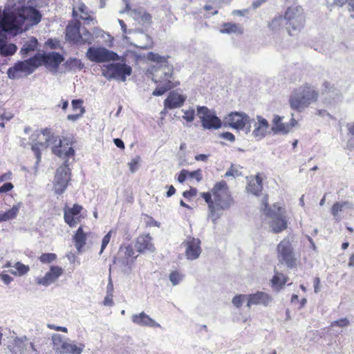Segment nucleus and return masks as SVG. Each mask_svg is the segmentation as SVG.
<instances>
[{
  "label": "nucleus",
  "mask_w": 354,
  "mask_h": 354,
  "mask_svg": "<svg viewBox=\"0 0 354 354\" xmlns=\"http://www.w3.org/2000/svg\"><path fill=\"white\" fill-rule=\"evenodd\" d=\"M286 281V277L283 274L279 272L275 273L272 279V286H276L277 288H281Z\"/></svg>",
  "instance_id": "58836bf2"
},
{
  "label": "nucleus",
  "mask_w": 354,
  "mask_h": 354,
  "mask_svg": "<svg viewBox=\"0 0 354 354\" xmlns=\"http://www.w3.org/2000/svg\"><path fill=\"white\" fill-rule=\"evenodd\" d=\"M6 32L0 29V54L3 56H10L15 53L17 47L13 44H6Z\"/></svg>",
  "instance_id": "a878e982"
},
{
  "label": "nucleus",
  "mask_w": 354,
  "mask_h": 354,
  "mask_svg": "<svg viewBox=\"0 0 354 354\" xmlns=\"http://www.w3.org/2000/svg\"><path fill=\"white\" fill-rule=\"evenodd\" d=\"M70 169L65 160L64 165L57 169L54 180V190L57 194H62L66 190L68 183L71 179Z\"/></svg>",
  "instance_id": "4468645a"
},
{
  "label": "nucleus",
  "mask_w": 354,
  "mask_h": 354,
  "mask_svg": "<svg viewBox=\"0 0 354 354\" xmlns=\"http://www.w3.org/2000/svg\"><path fill=\"white\" fill-rule=\"evenodd\" d=\"M315 114L322 118L327 116L329 118H332V115L325 109H318Z\"/></svg>",
  "instance_id": "e2e57ef3"
},
{
  "label": "nucleus",
  "mask_w": 354,
  "mask_h": 354,
  "mask_svg": "<svg viewBox=\"0 0 354 354\" xmlns=\"http://www.w3.org/2000/svg\"><path fill=\"white\" fill-rule=\"evenodd\" d=\"M21 207V203H18L6 212L0 211V223L15 219L17 216Z\"/></svg>",
  "instance_id": "c756f323"
},
{
  "label": "nucleus",
  "mask_w": 354,
  "mask_h": 354,
  "mask_svg": "<svg viewBox=\"0 0 354 354\" xmlns=\"http://www.w3.org/2000/svg\"><path fill=\"white\" fill-rule=\"evenodd\" d=\"M219 32L222 34H242L243 32V27L235 23H224L220 28Z\"/></svg>",
  "instance_id": "7c9ffc66"
},
{
  "label": "nucleus",
  "mask_w": 354,
  "mask_h": 354,
  "mask_svg": "<svg viewBox=\"0 0 354 354\" xmlns=\"http://www.w3.org/2000/svg\"><path fill=\"white\" fill-rule=\"evenodd\" d=\"M349 324H350V322L347 318H342L340 319L335 320V321L333 322L330 324V326L331 327L339 326V327L343 328V327H346V326H348Z\"/></svg>",
  "instance_id": "8fccbe9b"
},
{
  "label": "nucleus",
  "mask_w": 354,
  "mask_h": 354,
  "mask_svg": "<svg viewBox=\"0 0 354 354\" xmlns=\"http://www.w3.org/2000/svg\"><path fill=\"white\" fill-rule=\"evenodd\" d=\"M140 161V158L139 156H136L131 159V160L128 163L129 169L131 173H135L138 169Z\"/></svg>",
  "instance_id": "09e8293b"
},
{
  "label": "nucleus",
  "mask_w": 354,
  "mask_h": 354,
  "mask_svg": "<svg viewBox=\"0 0 354 354\" xmlns=\"http://www.w3.org/2000/svg\"><path fill=\"white\" fill-rule=\"evenodd\" d=\"M38 41L36 38L31 37L25 42L20 50V53L23 56H26L29 53L32 52L37 48Z\"/></svg>",
  "instance_id": "f704fd0d"
},
{
  "label": "nucleus",
  "mask_w": 354,
  "mask_h": 354,
  "mask_svg": "<svg viewBox=\"0 0 354 354\" xmlns=\"http://www.w3.org/2000/svg\"><path fill=\"white\" fill-rule=\"evenodd\" d=\"M41 19L39 10L32 7H26L21 9L10 11L7 8L0 16V29L4 32L17 31L21 29L25 21L29 25L38 24Z\"/></svg>",
  "instance_id": "f03ea898"
},
{
  "label": "nucleus",
  "mask_w": 354,
  "mask_h": 354,
  "mask_svg": "<svg viewBox=\"0 0 354 354\" xmlns=\"http://www.w3.org/2000/svg\"><path fill=\"white\" fill-rule=\"evenodd\" d=\"M103 303L104 306H112L114 304L113 301V295L107 294Z\"/></svg>",
  "instance_id": "680f3d73"
},
{
  "label": "nucleus",
  "mask_w": 354,
  "mask_h": 354,
  "mask_svg": "<svg viewBox=\"0 0 354 354\" xmlns=\"http://www.w3.org/2000/svg\"><path fill=\"white\" fill-rule=\"evenodd\" d=\"M262 210L270 220V227L274 233H279L287 228V222L285 219L284 210L274 204L272 208L268 207V196L262 199Z\"/></svg>",
  "instance_id": "0eeeda50"
},
{
  "label": "nucleus",
  "mask_w": 354,
  "mask_h": 354,
  "mask_svg": "<svg viewBox=\"0 0 354 354\" xmlns=\"http://www.w3.org/2000/svg\"><path fill=\"white\" fill-rule=\"evenodd\" d=\"M277 257L281 263H285L288 268H293L296 264L293 248L290 240L283 239L277 245Z\"/></svg>",
  "instance_id": "9d476101"
},
{
  "label": "nucleus",
  "mask_w": 354,
  "mask_h": 354,
  "mask_svg": "<svg viewBox=\"0 0 354 354\" xmlns=\"http://www.w3.org/2000/svg\"><path fill=\"white\" fill-rule=\"evenodd\" d=\"M353 208L354 205L353 203L350 201H346L342 202H336L332 206L330 212L331 214L335 218V219L337 221H339L340 220V216L339 215V212H342L344 209H353Z\"/></svg>",
  "instance_id": "bb28decb"
},
{
  "label": "nucleus",
  "mask_w": 354,
  "mask_h": 354,
  "mask_svg": "<svg viewBox=\"0 0 354 354\" xmlns=\"http://www.w3.org/2000/svg\"><path fill=\"white\" fill-rule=\"evenodd\" d=\"M318 97L319 93L314 86L304 84L293 90L289 97V104L292 109L302 112L317 102Z\"/></svg>",
  "instance_id": "20e7f679"
},
{
  "label": "nucleus",
  "mask_w": 354,
  "mask_h": 354,
  "mask_svg": "<svg viewBox=\"0 0 354 354\" xmlns=\"http://www.w3.org/2000/svg\"><path fill=\"white\" fill-rule=\"evenodd\" d=\"M132 322L141 326H148L151 328L160 327V325L154 319L151 318L145 313L142 312L139 314L133 315L131 317Z\"/></svg>",
  "instance_id": "b1692460"
},
{
  "label": "nucleus",
  "mask_w": 354,
  "mask_h": 354,
  "mask_svg": "<svg viewBox=\"0 0 354 354\" xmlns=\"http://www.w3.org/2000/svg\"><path fill=\"white\" fill-rule=\"evenodd\" d=\"M86 55L90 61L96 63L115 61L119 59L117 53L104 47H89Z\"/></svg>",
  "instance_id": "9b49d317"
},
{
  "label": "nucleus",
  "mask_w": 354,
  "mask_h": 354,
  "mask_svg": "<svg viewBox=\"0 0 354 354\" xmlns=\"http://www.w3.org/2000/svg\"><path fill=\"white\" fill-rule=\"evenodd\" d=\"M83 101L82 100H73L72 101V106L74 111L80 110L81 112V109H84L82 106Z\"/></svg>",
  "instance_id": "5fc2aeb1"
},
{
  "label": "nucleus",
  "mask_w": 354,
  "mask_h": 354,
  "mask_svg": "<svg viewBox=\"0 0 354 354\" xmlns=\"http://www.w3.org/2000/svg\"><path fill=\"white\" fill-rule=\"evenodd\" d=\"M84 348V344H80L79 346H77L70 342L68 341L65 349L63 351L64 353L68 354H81Z\"/></svg>",
  "instance_id": "e433bc0d"
},
{
  "label": "nucleus",
  "mask_w": 354,
  "mask_h": 354,
  "mask_svg": "<svg viewBox=\"0 0 354 354\" xmlns=\"http://www.w3.org/2000/svg\"><path fill=\"white\" fill-rule=\"evenodd\" d=\"M80 42L82 44H91L93 41V35L88 32L86 29L82 30L80 36Z\"/></svg>",
  "instance_id": "37998d69"
},
{
  "label": "nucleus",
  "mask_w": 354,
  "mask_h": 354,
  "mask_svg": "<svg viewBox=\"0 0 354 354\" xmlns=\"http://www.w3.org/2000/svg\"><path fill=\"white\" fill-rule=\"evenodd\" d=\"M37 58V62L39 63V66L42 64L45 66L50 71L56 73L59 64L64 60V57L57 52H50L48 53L35 54Z\"/></svg>",
  "instance_id": "ddd939ff"
},
{
  "label": "nucleus",
  "mask_w": 354,
  "mask_h": 354,
  "mask_svg": "<svg viewBox=\"0 0 354 354\" xmlns=\"http://www.w3.org/2000/svg\"><path fill=\"white\" fill-rule=\"evenodd\" d=\"M182 245L185 248V255L187 259L193 261L199 258L202 252L199 239L187 236Z\"/></svg>",
  "instance_id": "dca6fc26"
},
{
  "label": "nucleus",
  "mask_w": 354,
  "mask_h": 354,
  "mask_svg": "<svg viewBox=\"0 0 354 354\" xmlns=\"http://www.w3.org/2000/svg\"><path fill=\"white\" fill-rule=\"evenodd\" d=\"M84 109H81V112H80L79 113L68 115L67 119L70 121L75 122L77 120L84 114Z\"/></svg>",
  "instance_id": "6e6d98bb"
},
{
  "label": "nucleus",
  "mask_w": 354,
  "mask_h": 354,
  "mask_svg": "<svg viewBox=\"0 0 354 354\" xmlns=\"http://www.w3.org/2000/svg\"><path fill=\"white\" fill-rule=\"evenodd\" d=\"M248 192L252 193L254 195H258L263 189L262 178L257 175L255 178H252L246 187Z\"/></svg>",
  "instance_id": "2f4dec72"
},
{
  "label": "nucleus",
  "mask_w": 354,
  "mask_h": 354,
  "mask_svg": "<svg viewBox=\"0 0 354 354\" xmlns=\"http://www.w3.org/2000/svg\"><path fill=\"white\" fill-rule=\"evenodd\" d=\"M256 120L251 119V124L253 123L254 126L252 135L254 138L261 140L266 136L269 128V123L266 119L261 115H257Z\"/></svg>",
  "instance_id": "a211bd4d"
},
{
  "label": "nucleus",
  "mask_w": 354,
  "mask_h": 354,
  "mask_svg": "<svg viewBox=\"0 0 354 354\" xmlns=\"http://www.w3.org/2000/svg\"><path fill=\"white\" fill-rule=\"evenodd\" d=\"M82 209V206L77 204H75L71 208H64V221L70 227H74L80 222L79 218L76 217V216H77L81 212Z\"/></svg>",
  "instance_id": "aec40b11"
},
{
  "label": "nucleus",
  "mask_w": 354,
  "mask_h": 354,
  "mask_svg": "<svg viewBox=\"0 0 354 354\" xmlns=\"http://www.w3.org/2000/svg\"><path fill=\"white\" fill-rule=\"evenodd\" d=\"M13 268L15 269V270L12 271V273L14 274H19V276L26 274L29 270L28 266H25L20 262H17L15 263Z\"/></svg>",
  "instance_id": "a19ab883"
},
{
  "label": "nucleus",
  "mask_w": 354,
  "mask_h": 354,
  "mask_svg": "<svg viewBox=\"0 0 354 354\" xmlns=\"http://www.w3.org/2000/svg\"><path fill=\"white\" fill-rule=\"evenodd\" d=\"M185 275L178 271H173L169 275V279L173 286L179 284L184 279Z\"/></svg>",
  "instance_id": "ea45409f"
},
{
  "label": "nucleus",
  "mask_w": 354,
  "mask_h": 354,
  "mask_svg": "<svg viewBox=\"0 0 354 354\" xmlns=\"http://www.w3.org/2000/svg\"><path fill=\"white\" fill-rule=\"evenodd\" d=\"M251 122L250 118L243 112H232L224 118L225 126L237 130L243 129L245 125L248 124V131H249L251 127Z\"/></svg>",
  "instance_id": "2eb2a0df"
},
{
  "label": "nucleus",
  "mask_w": 354,
  "mask_h": 354,
  "mask_svg": "<svg viewBox=\"0 0 354 354\" xmlns=\"http://www.w3.org/2000/svg\"><path fill=\"white\" fill-rule=\"evenodd\" d=\"M286 28L290 35L299 33L304 27L306 15L299 6L288 7L285 12Z\"/></svg>",
  "instance_id": "423d86ee"
},
{
  "label": "nucleus",
  "mask_w": 354,
  "mask_h": 354,
  "mask_svg": "<svg viewBox=\"0 0 354 354\" xmlns=\"http://www.w3.org/2000/svg\"><path fill=\"white\" fill-rule=\"evenodd\" d=\"M212 194L209 192L202 193L201 196L205 201L208 204V208L209 211V216L213 221V216L214 215V198H212Z\"/></svg>",
  "instance_id": "4c0bfd02"
},
{
  "label": "nucleus",
  "mask_w": 354,
  "mask_h": 354,
  "mask_svg": "<svg viewBox=\"0 0 354 354\" xmlns=\"http://www.w3.org/2000/svg\"><path fill=\"white\" fill-rule=\"evenodd\" d=\"M135 247L138 252L140 253L154 252L156 250V248L152 243V237L149 234L139 236L137 238Z\"/></svg>",
  "instance_id": "412c9836"
},
{
  "label": "nucleus",
  "mask_w": 354,
  "mask_h": 354,
  "mask_svg": "<svg viewBox=\"0 0 354 354\" xmlns=\"http://www.w3.org/2000/svg\"><path fill=\"white\" fill-rule=\"evenodd\" d=\"M57 258V255L54 253H44L42 254L39 260L43 263H50L54 261Z\"/></svg>",
  "instance_id": "49530a36"
},
{
  "label": "nucleus",
  "mask_w": 354,
  "mask_h": 354,
  "mask_svg": "<svg viewBox=\"0 0 354 354\" xmlns=\"http://www.w3.org/2000/svg\"><path fill=\"white\" fill-rule=\"evenodd\" d=\"M147 58L156 62V66L152 68V80L157 84L156 88L153 91V95H162L165 93L179 84L178 82L173 81L174 67L168 63L167 57L150 52Z\"/></svg>",
  "instance_id": "f257e3e1"
},
{
  "label": "nucleus",
  "mask_w": 354,
  "mask_h": 354,
  "mask_svg": "<svg viewBox=\"0 0 354 354\" xmlns=\"http://www.w3.org/2000/svg\"><path fill=\"white\" fill-rule=\"evenodd\" d=\"M220 137L230 142H234L235 140L234 136L230 132L222 133L220 134Z\"/></svg>",
  "instance_id": "bf43d9fd"
},
{
  "label": "nucleus",
  "mask_w": 354,
  "mask_h": 354,
  "mask_svg": "<svg viewBox=\"0 0 354 354\" xmlns=\"http://www.w3.org/2000/svg\"><path fill=\"white\" fill-rule=\"evenodd\" d=\"M62 273L63 269L61 267L53 266L44 277L37 280V283L39 285L48 286L54 283Z\"/></svg>",
  "instance_id": "4be33fe9"
},
{
  "label": "nucleus",
  "mask_w": 354,
  "mask_h": 354,
  "mask_svg": "<svg viewBox=\"0 0 354 354\" xmlns=\"http://www.w3.org/2000/svg\"><path fill=\"white\" fill-rule=\"evenodd\" d=\"M73 15L74 17H80L86 24H89L90 21L93 20V17L88 12L87 7L82 3L73 8Z\"/></svg>",
  "instance_id": "cd10ccee"
},
{
  "label": "nucleus",
  "mask_w": 354,
  "mask_h": 354,
  "mask_svg": "<svg viewBox=\"0 0 354 354\" xmlns=\"http://www.w3.org/2000/svg\"><path fill=\"white\" fill-rule=\"evenodd\" d=\"M197 115L201 119L202 127L205 129H218L222 122L215 113L206 106H197Z\"/></svg>",
  "instance_id": "f8f14e48"
},
{
  "label": "nucleus",
  "mask_w": 354,
  "mask_h": 354,
  "mask_svg": "<svg viewBox=\"0 0 354 354\" xmlns=\"http://www.w3.org/2000/svg\"><path fill=\"white\" fill-rule=\"evenodd\" d=\"M273 301L271 295L263 291H257L253 294L248 295V302L246 306L250 308L253 305H261L265 307L270 306Z\"/></svg>",
  "instance_id": "f3484780"
},
{
  "label": "nucleus",
  "mask_w": 354,
  "mask_h": 354,
  "mask_svg": "<svg viewBox=\"0 0 354 354\" xmlns=\"http://www.w3.org/2000/svg\"><path fill=\"white\" fill-rule=\"evenodd\" d=\"M314 283V291L315 293H318L320 291V279L319 277H315L313 281Z\"/></svg>",
  "instance_id": "774afa93"
},
{
  "label": "nucleus",
  "mask_w": 354,
  "mask_h": 354,
  "mask_svg": "<svg viewBox=\"0 0 354 354\" xmlns=\"http://www.w3.org/2000/svg\"><path fill=\"white\" fill-rule=\"evenodd\" d=\"M131 15L134 18H136L137 15L140 16L141 17L142 21L145 23H149L151 20V16L145 12H137L136 10H133L131 12Z\"/></svg>",
  "instance_id": "c03bdc74"
},
{
  "label": "nucleus",
  "mask_w": 354,
  "mask_h": 354,
  "mask_svg": "<svg viewBox=\"0 0 354 354\" xmlns=\"http://www.w3.org/2000/svg\"><path fill=\"white\" fill-rule=\"evenodd\" d=\"M197 194V189L196 188H191L189 190L185 191L183 195L185 198H190L195 196Z\"/></svg>",
  "instance_id": "13d9d810"
},
{
  "label": "nucleus",
  "mask_w": 354,
  "mask_h": 354,
  "mask_svg": "<svg viewBox=\"0 0 354 354\" xmlns=\"http://www.w3.org/2000/svg\"><path fill=\"white\" fill-rule=\"evenodd\" d=\"M132 73L130 66L124 63H113L104 65L102 68V75L108 80H115L125 82L127 77Z\"/></svg>",
  "instance_id": "6e6552de"
},
{
  "label": "nucleus",
  "mask_w": 354,
  "mask_h": 354,
  "mask_svg": "<svg viewBox=\"0 0 354 354\" xmlns=\"http://www.w3.org/2000/svg\"><path fill=\"white\" fill-rule=\"evenodd\" d=\"M245 301L248 302V295H237L233 297L232 302L236 308H239Z\"/></svg>",
  "instance_id": "79ce46f5"
},
{
  "label": "nucleus",
  "mask_w": 354,
  "mask_h": 354,
  "mask_svg": "<svg viewBox=\"0 0 354 354\" xmlns=\"http://www.w3.org/2000/svg\"><path fill=\"white\" fill-rule=\"evenodd\" d=\"M187 176H188V171L185 170V169H183L178 175V181L180 183H184L186 178L187 177Z\"/></svg>",
  "instance_id": "052dcab7"
},
{
  "label": "nucleus",
  "mask_w": 354,
  "mask_h": 354,
  "mask_svg": "<svg viewBox=\"0 0 354 354\" xmlns=\"http://www.w3.org/2000/svg\"><path fill=\"white\" fill-rule=\"evenodd\" d=\"M52 341L53 344V349L57 353H64L66 345L68 341L65 340L64 338L59 334H53L52 336Z\"/></svg>",
  "instance_id": "72a5a7b5"
},
{
  "label": "nucleus",
  "mask_w": 354,
  "mask_h": 354,
  "mask_svg": "<svg viewBox=\"0 0 354 354\" xmlns=\"http://www.w3.org/2000/svg\"><path fill=\"white\" fill-rule=\"evenodd\" d=\"M189 178H195L198 182L201 181L202 179L201 176V171L200 169L194 171H188V176Z\"/></svg>",
  "instance_id": "603ef678"
},
{
  "label": "nucleus",
  "mask_w": 354,
  "mask_h": 354,
  "mask_svg": "<svg viewBox=\"0 0 354 354\" xmlns=\"http://www.w3.org/2000/svg\"><path fill=\"white\" fill-rule=\"evenodd\" d=\"M37 137L39 141L32 145V150L35 153L37 158L36 164L38 165L41 158L40 147L46 149L48 147H52V152L57 156L62 158L73 157L75 151L73 147H69L68 150L63 152L61 149L64 147L63 142L66 140V138L61 139L59 136H55L51 133L50 129L46 128L41 131H37L32 135V139Z\"/></svg>",
  "instance_id": "7ed1b4c3"
},
{
  "label": "nucleus",
  "mask_w": 354,
  "mask_h": 354,
  "mask_svg": "<svg viewBox=\"0 0 354 354\" xmlns=\"http://www.w3.org/2000/svg\"><path fill=\"white\" fill-rule=\"evenodd\" d=\"M214 197V215L213 216V222L221 217V212L230 207L233 203V199L230 194L227 183L222 180L216 183L212 189Z\"/></svg>",
  "instance_id": "39448f33"
},
{
  "label": "nucleus",
  "mask_w": 354,
  "mask_h": 354,
  "mask_svg": "<svg viewBox=\"0 0 354 354\" xmlns=\"http://www.w3.org/2000/svg\"><path fill=\"white\" fill-rule=\"evenodd\" d=\"M86 234L84 232L82 227H80L73 238L75 246L79 252H82V249L86 243Z\"/></svg>",
  "instance_id": "473e14b6"
},
{
  "label": "nucleus",
  "mask_w": 354,
  "mask_h": 354,
  "mask_svg": "<svg viewBox=\"0 0 354 354\" xmlns=\"http://www.w3.org/2000/svg\"><path fill=\"white\" fill-rule=\"evenodd\" d=\"M292 116L293 114H292V118L290 123H284L282 122L283 117L275 115L273 119L272 131L274 133L287 134L289 133L291 129L296 126L297 124V120L293 118Z\"/></svg>",
  "instance_id": "6ab92c4d"
},
{
  "label": "nucleus",
  "mask_w": 354,
  "mask_h": 354,
  "mask_svg": "<svg viewBox=\"0 0 354 354\" xmlns=\"http://www.w3.org/2000/svg\"><path fill=\"white\" fill-rule=\"evenodd\" d=\"M182 111L184 113L183 118L187 122H191L194 120L195 110L193 108H190L188 110L183 109Z\"/></svg>",
  "instance_id": "de8ad7c7"
},
{
  "label": "nucleus",
  "mask_w": 354,
  "mask_h": 354,
  "mask_svg": "<svg viewBox=\"0 0 354 354\" xmlns=\"http://www.w3.org/2000/svg\"><path fill=\"white\" fill-rule=\"evenodd\" d=\"M111 231H109L104 237H103V239H102V245H101V250H100V254H102L103 250L105 249V248L106 247V245L109 244V241H110V239H111Z\"/></svg>",
  "instance_id": "3c124183"
},
{
  "label": "nucleus",
  "mask_w": 354,
  "mask_h": 354,
  "mask_svg": "<svg viewBox=\"0 0 354 354\" xmlns=\"http://www.w3.org/2000/svg\"><path fill=\"white\" fill-rule=\"evenodd\" d=\"M13 188V185L11 183H6L0 187V193H6Z\"/></svg>",
  "instance_id": "4d7b16f0"
},
{
  "label": "nucleus",
  "mask_w": 354,
  "mask_h": 354,
  "mask_svg": "<svg viewBox=\"0 0 354 354\" xmlns=\"http://www.w3.org/2000/svg\"><path fill=\"white\" fill-rule=\"evenodd\" d=\"M1 279L3 281V283L6 285H8L13 280L12 277L7 274H1Z\"/></svg>",
  "instance_id": "338daca9"
},
{
  "label": "nucleus",
  "mask_w": 354,
  "mask_h": 354,
  "mask_svg": "<svg viewBox=\"0 0 354 354\" xmlns=\"http://www.w3.org/2000/svg\"><path fill=\"white\" fill-rule=\"evenodd\" d=\"M13 118V114L10 112H4L3 113L0 115V120H7L9 121Z\"/></svg>",
  "instance_id": "0e129e2a"
},
{
  "label": "nucleus",
  "mask_w": 354,
  "mask_h": 354,
  "mask_svg": "<svg viewBox=\"0 0 354 354\" xmlns=\"http://www.w3.org/2000/svg\"><path fill=\"white\" fill-rule=\"evenodd\" d=\"M25 348L24 342L21 339L16 338L14 341L12 351L15 353H21Z\"/></svg>",
  "instance_id": "a18cd8bd"
},
{
  "label": "nucleus",
  "mask_w": 354,
  "mask_h": 354,
  "mask_svg": "<svg viewBox=\"0 0 354 354\" xmlns=\"http://www.w3.org/2000/svg\"><path fill=\"white\" fill-rule=\"evenodd\" d=\"M80 23H75L74 24H68L66 28V38L73 42H79L80 31Z\"/></svg>",
  "instance_id": "c85d7f7f"
},
{
  "label": "nucleus",
  "mask_w": 354,
  "mask_h": 354,
  "mask_svg": "<svg viewBox=\"0 0 354 354\" xmlns=\"http://www.w3.org/2000/svg\"><path fill=\"white\" fill-rule=\"evenodd\" d=\"M37 58L35 55L24 61L17 62L13 66L8 69V76L10 79L15 80L21 77V73H25L28 75L39 66V63L37 62Z\"/></svg>",
  "instance_id": "1a4fd4ad"
},
{
  "label": "nucleus",
  "mask_w": 354,
  "mask_h": 354,
  "mask_svg": "<svg viewBox=\"0 0 354 354\" xmlns=\"http://www.w3.org/2000/svg\"><path fill=\"white\" fill-rule=\"evenodd\" d=\"M48 328H50V329H54L55 330H57V331H62V332H64V333H66L68 331L67 328L66 327H62V326H57L54 324H48L47 325Z\"/></svg>",
  "instance_id": "69168bd1"
},
{
  "label": "nucleus",
  "mask_w": 354,
  "mask_h": 354,
  "mask_svg": "<svg viewBox=\"0 0 354 354\" xmlns=\"http://www.w3.org/2000/svg\"><path fill=\"white\" fill-rule=\"evenodd\" d=\"M186 99V95L179 94L176 91H171L164 101L165 108L173 109L180 107L183 105Z\"/></svg>",
  "instance_id": "5701e85b"
},
{
  "label": "nucleus",
  "mask_w": 354,
  "mask_h": 354,
  "mask_svg": "<svg viewBox=\"0 0 354 354\" xmlns=\"http://www.w3.org/2000/svg\"><path fill=\"white\" fill-rule=\"evenodd\" d=\"M322 93L330 98V100L328 102L329 104L336 103L342 100L340 91L328 82H325L323 84Z\"/></svg>",
  "instance_id": "393cba45"
},
{
  "label": "nucleus",
  "mask_w": 354,
  "mask_h": 354,
  "mask_svg": "<svg viewBox=\"0 0 354 354\" xmlns=\"http://www.w3.org/2000/svg\"><path fill=\"white\" fill-rule=\"evenodd\" d=\"M286 26V20L284 16L277 15L275 16L269 24L270 28L274 32H277L282 29Z\"/></svg>",
  "instance_id": "c9c22d12"
},
{
  "label": "nucleus",
  "mask_w": 354,
  "mask_h": 354,
  "mask_svg": "<svg viewBox=\"0 0 354 354\" xmlns=\"http://www.w3.org/2000/svg\"><path fill=\"white\" fill-rule=\"evenodd\" d=\"M66 64L72 68L75 67H79L81 64V62L77 58H70L66 61Z\"/></svg>",
  "instance_id": "864d4df0"
}]
</instances>
